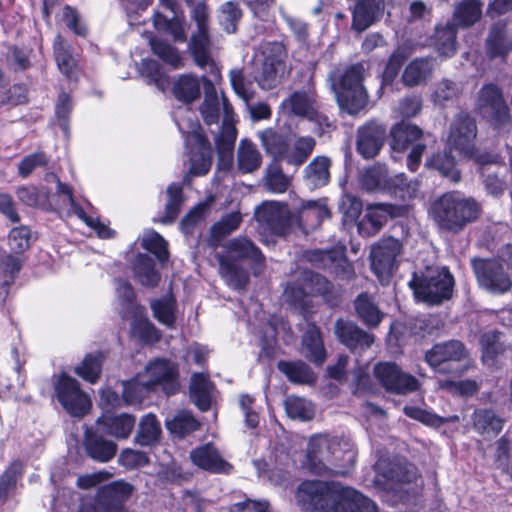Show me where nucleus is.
I'll list each match as a JSON object with an SVG mask.
<instances>
[{
    "label": "nucleus",
    "instance_id": "obj_1",
    "mask_svg": "<svg viewBox=\"0 0 512 512\" xmlns=\"http://www.w3.org/2000/svg\"><path fill=\"white\" fill-rule=\"evenodd\" d=\"M366 69L356 63L346 68H336L329 74V81L339 107L351 115L359 113L368 102V94L363 86Z\"/></svg>",
    "mask_w": 512,
    "mask_h": 512
},
{
    "label": "nucleus",
    "instance_id": "obj_2",
    "mask_svg": "<svg viewBox=\"0 0 512 512\" xmlns=\"http://www.w3.org/2000/svg\"><path fill=\"white\" fill-rule=\"evenodd\" d=\"M341 451L347 456L348 461H354L355 452L348 440L327 434L313 436L308 443L304 466L317 475H345V471L329 467L333 458L339 459L338 454Z\"/></svg>",
    "mask_w": 512,
    "mask_h": 512
},
{
    "label": "nucleus",
    "instance_id": "obj_3",
    "mask_svg": "<svg viewBox=\"0 0 512 512\" xmlns=\"http://www.w3.org/2000/svg\"><path fill=\"white\" fill-rule=\"evenodd\" d=\"M430 214L440 228L458 232L478 217L479 206L472 198L450 192L434 201Z\"/></svg>",
    "mask_w": 512,
    "mask_h": 512
},
{
    "label": "nucleus",
    "instance_id": "obj_4",
    "mask_svg": "<svg viewBox=\"0 0 512 512\" xmlns=\"http://www.w3.org/2000/svg\"><path fill=\"white\" fill-rule=\"evenodd\" d=\"M409 286L419 301L438 305L451 297L454 279L446 268H428L421 275L414 273Z\"/></svg>",
    "mask_w": 512,
    "mask_h": 512
},
{
    "label": "nucleus",
    "instance_id": "obj_5",
    "mask_svg": "<svg viewBox=\"0 0 512 512\" xmlns=\"http://www.w3.org/2000/svg\"><path fill=\"white\" fill-rule=\"evenodd\" d=\"M190 17L196 24L197 31L191 37L190 51L193 56L194 62L197 66L204 68L210 67V71L214 77H219L220 73L216 67L211 54H210V37H209V9L208 5L201 1L198 3L193 2L189 5Z\"/></svg>",
    "mask_w": 512,
    "mask_h": 512
},
{
    "label": "nucleus",
    "instance_id": "obj_6",
    "mask_svg": "<svg viewBox=\"0 0 512 512\" xmlns=\"http://www.w3.org/2000/svg\"><path fill=\"white\" fill-rule=\"evenodd\" d=\"M344 488L335 482L304 481L297 490L296 499L304 510L335 512Z\"/></svg>",
    "mask_w": 512,
    "mask_h": 512
},
{
    "label": "nucleus",
    "instance_id": "obj_7",
    "mask_svg": "<svg viewBox=\"0 0 512 512\" xmlns=\"http://www.w3.org/2000/svg\"><path fill=\"white\" fill-rule=\"evenodd\" d=\"M467 357L464 345L458 340L435 344L425 354V360L435 372L459 376L464 371L463 361Z\"/></svg>",
    "mask_w": 512,
    "mask_h": 512
},
{
    "label": "nucleus",
    "instance_id": "obj_8",
    "mask_svg": "<svg viewBox=\"0 0 512 512\" xmlns=\"http://www.w3.org/2000/svg\"><path fill=\"white\" fill-rule=\"evenodd\" d=\"M182 119L179 123L180 129L187 134V143L191 146L190 167L188 173L193 176H203L208 173L212 164V148L202 133L200 124L197 121Z\"/></svg>",
    "mask_w": 512,
    "mask_h": 512
},
{
    "label": "nucleus",
    "instance_id": "obj_9",
    "mask_svg": "<svg viewBox=\"0 0 512 512\" xmlns=\"http://www.w3.org/2000/svg\"><path fill=\"white\" fill-rule=\"evenodd\" d=\"M133 491L134 487L125 481L102 486L93 499L81 504L79 512H127L124 503Z\"/></svg>",
    "mask_w": 512,
    "mask_h": 512
},
{
    "label": "nucleus",
    "instance_id": "obj_10",
    "mask_svg": "<svg viewBox=\"0 0 512 512\" xmlns=\"http://www.w3.org/2000/svg\"><path fill=\"white\" fill-rule=\"evenodd\" d=\"M423 136L424 133L421 128L404 121L395 124L390 130V147L393 151L403 152L412 145L407 161V166L412 172L418 169L422 155L426 150V145L421 142Z\"/></svg>",
    "mask_w": 512,
    "mask_h": 512
},
{
    "label": "nucleus",
    "instance_id": "obj_11",
    "mask_svg": "<svg viewBox=\"0 0 512 512\" xmlns=\"http://www.w3.org/2000/svg\"><path fill=\"white\" fill-rule=\"evenodd\" d=\"M54 390L57 400L69 415L80 418L90 410L91 400L76 379L61 373L54 381Z\"/></svg>",
    "mask_w": 512,
    "mask_h": 512
},
{
    "label": "nucleus",
    "instance_id": "obj_12",
    "mask_svg": "<svg viewBox=\"0 0 512 512\" xmlns=\"http://www.w3.org/2000/svg\"><path fill=\"white\" fill-rule=\"evenodd\" d=\"M476 108L496 128L504 127L512 121L502 91L495 84L489 83L481 87L476 100Z\"/></svg>",
    "mask_w": 512,
    "mask_h": 512
},
{
    "label": "nucleus",
    "instance_id": "obj_13",
    "mask_svg": "<svg viewBox=\"0 0 512 512\" xmlns=\"http://www.w3.org/2000/svg\"><path fill=\"white\" fill-rule=\"evenodd\" d=\"M472 266L479 285L493 294H503L512 287V280L503 264L492 259H474Z\"/></svg>",
    "mask_w": 512,
    "mask_h": 512
},
{
    "label": "nucleus",
    "instance_id": "obj_14",
    "mask_svg": "<svg viewBox=\"0 0 512 512\" xmlns=\"http://www.w3.org/2000/svg\"><path fill=\"white\" fill-rule=\"evenodd\" d=\"M258 222L265 225L273 234L284 236L298 223V217L291 213L286 204L276 201L264 202L255 212Z\"/></svg>",
    "mask_w": 512,
    "mask_h": 512
},
{
    "label": "nucleus",
    "instance_id": "obj_15",
    "mask_svg": "<svg viewBox=\"0 0 512 512\" xmlns=\"http://www.w3.org/2000/svg\"><path fill=\"white\" fill-rule=\"evenodd\" d=\"M160 383V359H154L135 379L123 382V403L140 404Z\"/></svg>",
    "mask_w": 512,
    "mask_h": 512
},
{
    "label": "nucleus",
    "instance_id": "obj_16",
    "mask_svg": "<svg viewBox=\"0 0 512 512\" xmlns=\"http://www.w3.org/2000/svg\"><path fill=\"white\" fill-rule=\"evenodd\" d=\"M282 108L289 114L316 122L321 130L330 127L329 118L318 111L316 94L313 90H298L286 98Z\"/></svg>",
    "mask_w": 512,
    "mask_h": 512
},
{
    "label": "nucleus",
    "instance_id": "obj_17",
    "mask_svg": "<svg viewBox=\"0 0 512 512\" xmlns=\"http://www.w3.org/2000/svg\"><path fill=\"white\" fill-rule=\"evenodd\" d=\"M374 374L380 384L387 390L396 394H409L419 389V381L409 373L400 369L393 362L378 363L374 367Z\"/></svg>",
    "mask_w": 512,
    "mask_h": 512
},
{
    "label": "nucleus",
    "instance_id": "obj_18",
    "mask_svg": "<svg viewBox=\"0 0 512 512\" xmlns=\"http://www.w3.org/2000/svg\"><path fill=\"white\" fill-rule=\"evenodd\" d=\"M477 135L475 120L467 114L460 113L451 123L447 138V147L464 158L472 155Z\"/></svg>",
    "mask_w": 512,
    "mask_h": 512
},
{
    "label": "nucleus",
    "instance_id": "obj_19",
    "mask_svg": "<svg viewBox=\"0 0 512 512\" xmlns=\"http://www.w3.org/2000/svg\"><path fill=\"white\" fill-rule=\"evenodd\" d=\"M401 251V242L393 237L382 239L372 246L371 267L381 282L391 275Z\"/></svg>",
    "mask_w": 512,
    "mask_h": 512
},
{
    "label": "nucleus",
    "instance_id": "obj_20",
    "mask_svg": "<svg viewBox=\"0 0 512 512\" xmlns=\"http://www.w3.org/2000/svg\"><path fill=\"white\" fill-rule=\"evenodd\" d=\"M407 212L403 205L376 203L369 205L362 220L358 223L360 234L371 236L376 234L389 218L401 217Z\"/></svg>",
    "mask_w": 512,
    "mask_h": 512
},
{
    "label": "nucleus",
    "instance_id": "obj_21",
    "mask_svg": "<svg viewBox=\"0 0 512 512\" xmlns=\"http://www.w3.org/2000/svg\"><path fill=\"white\" fill-rule=\"evenodd\" d=\"M331 288L330 283L323 276L304 271L302 273V282L299 287L288 284L284 290L285 299L291 304H304L305 298L312 294H326Z\"/></svg>",
    "mask_w": 512,
    "mask_h": 512
},
{
    "label": "nucleus",
    "instance_id": "obj_22",
    "mask_svg": "<svg viewBox=\"0 0 512 512\" xmlns=\"http://www.w3.org/2000/svg\"><path fill=\"white\" fill-rule=\"evenodd\" d=\"M190 459L194 465L210 473L227 475L233 471V465L225 460L211 443L191 450Z\"/></svg>",
    "mask_w": 512,
    "mask_h": 512
},
{
    "label": "nucleus",
    "instance_id": "obj_23",
    "mask_svg": "<svg viewBox=\"0 0 512 512\" xmlns=\"http://www.w3.org/2000/svg\"><path fill=\"white\" fill-rule=\"evenodd\" d=\"M386 136V128L377 123L369 122L357 132L356 149L365 159L374 158L381 150Z\"/></svg>",
    "mask_w": 512,
    "mask_h": 512
},
{
    "label": "nucleus",
    "instance_id": "obj_24",
    "mask_svg": "<svg viewBox=\"0 0 512 512\" xmlns=\"http://www.w3.org/2000/svg\"><path fill=\"white\" fill-rule=\"evenodd\" d=\"M223 120L220 134L215 139L216 149L221 161L231 162V154L236 141L237 130L233 124V108L223 97Z\"/></svg>",
    "mask_w": 512,
    "mask_h": 512
},
{
    "label": "nucleus",
    "instance_id": "obj_25",
    "mask_svg": "<svg viewBox=\"0 0 512 512\" xmlns=\"http://www.w3.org/2000/svg\"><path fill=\"white\" fill-rule=\"evenodd\" d=\"M385 9L384 0H358L352 19V29L363 32L383 17Z\"/></svg>",
    "mask_w": 512,
    "mask_h": 512
},
{
    "label": "nucleus",
    "instance_id": "obj_26",
    "mask_svg": "<svg viewBox=\"0 0 512 512\" xmlns=\"http://www.w3.org/2000/svg\"><path fill=\"white\" fill-rule=\"evenodd\" d=\"M272 51L275 54L265 56L261 71L255 77L259 86L264 90L274 88L279 83L280 75L284 71V63L281 57L282 47L274 45Z\"/></svg>",
    "mask_w": 512,
    "mask_h": 512
},
{
    "label": "nucleus",
    "instance_id": "obj_27",
    "mask_svg": "<svg viewBox=\"0 0 512 512\" xmlns=\"http://www.w3.org/2000/svg\"><path fill=\"white\" fill-rule=\"evenodd\" d=\"M204 87V100L200 106V114L204 122L208 125L216 124L220 116L223 114V93L218 95L212 80L206 76L201 77Z\"/></svg>",
    "mask_w": 512,
    "mask_h": 512
},
{
    "label": "nucleus",
    "instance_id": "obj_28",
    "mask_svg": "<svg viewBox=\"0 0 512 512\" xmlns=\"http://www.w3.org/2000/svg\"><path fill=\"white\" fill-rule=\"evenodd\" d=\"M102 432L92 429H86L84 436L85 450L92 459L99 462H108L116 454L117 445L108 439H105Z\"/></svg>",
    "mask_w": 512,
    "mask_h": 512
},
{
    "label": "nucleus",
    "instance_id": "obj_29",
    "mask_svg": "<svg viewBox=\"0 0 512 512\" xmlns=\"http://www.w3.org/2000/svg\"><path fill=\"white\" fill-rule=\"evenodd\" d=\"M335 334L351 350L366 349L371 346L374 337L355 324L339 319L335 322Z\"/></svg>",
    "mask_w": 512,
    "mask_h": 512
},
{
    "label": "nucleus",
    "instance_id": "obj_30",
    "mask_svg": "<svg viewBox=\"0 0 512 512\" xmlns=\"http://www.w3.org/2000/svg\"><path fill=\"white\" fill-rule=\"evenodd\" d=\"M57 193L67 196L68 203L71 206L73 213L77 215L87 226L95 230L98 237L102 239H109L114 236L115 232L107 225L102 223L98 218H93L85 213L83 208L75 202L71 188L59 180H57Z\"/></svg>",
    "mask_w": 512,
    "mask_h": 512
},
{
    "label": "nucleus",
    "instance_id": "obj_31",
    "mask_svg": "<svg viewBox=\"0 0 512 512\" xmlns=\"http://www.w3.org/2000/svg\"><path fill=\"white\" fill-rule=\"evenodd\" d=\"M135 425V418L128 414L118 416L102 415L96 421L99 432L109 434L116 438L126 439Z\"/></svg>",
    "mask_w": 512,
    "mask_h": 512
},
{
    "label": "nucleus",
    "instance_id": "obj_32",
    "mask_svg": "<svg viewBox=\"0 0 512 512\" xmlns=\"http://www.w3.org/2000/svg\"><path fill=\"white\" fill-rule=\"evenodd\" d=\"M435 67L434 58H415L405 67L402 81L409 87L421 85L431 78Z\"/></svg>",
    "mask_w": 512,
    "mask_h": 512
},
{
    "label": "nucleus",
    "instance_id": "obj_33",
    "mask_svg": "<svg viewBox=\"0 0 512 512\" xmlns=\"http://www.w3.org/2000/svg\"><path fill=\"white\" fill-rule=\"evenodd\" d=\"M335 512H378V507L363 494L345 487L342 494H340Z\"/></svg>",
    "mask_w": 512,
    "mask_h": 512
},
{
    "label": "nucleus",
    "instance_id": "obj_34",
    "mask_svg": "<svg viewBox=\"0 0 512 512\" xmlns=\"http://www.w3.org/2000/svg\"><path fill=\"white\" fill-rule=\"evenodd\" d=\"M456 34L457 27L453 22L448 21L445 24L436 26L432 45L441 56L449 58L456 53Z\"/></svg>",
    "mask_w": 512,
    "mask_h": 512
},
{
    "label": "nucleus",
    "instance_id": "obj_35",
    "mask_svg": "<svg viewBox=\"0 0 512 512\" xmlns=\"http://www.w3.org/2000/svg\"><path fill=\"white\" fill-rule=\"evenodd\" d=\"M214 385L203 373H194L189 385L190 397L193 403L202 411L211 407Z\"/></svg>",
    "mask_w": 512,
    "mask_h": 512
},
{
    "label": "nucleus",
    "instance_id": "obj_36",
    "mask_svg": "<svg viewBox=\"0 0 512 512\" xmlns=\"http://www.w3.org/2000/svg\"><path fill=\"white\" fill-rule=\"evenodd\" d=\"M155 258L147 254L139 253L132 265L135 279L143 286L156 287L160 277L156 269Z\"/></svg>",
    "mask_w": 512,
    "mask_h": 512
},
{
    "label": "nucleus",
    "instance_id": "obj_37",
    "mask_svg": "<svg viewBox=\"0 0 512 512\" xmlns=\"http://www.w3.org/2000/svg\"><path fill=\"white\" fill-rule=\"evenodd\" d=\"M54 56L60 72L68 79L76 78L77 60L72 53L71 46L60 35H57L54 41Z\"/></svg>",
    "mask_w": 512,
    "mask_h": 512
},
{
    "label": "nucleus",
    "instance_id": "obj_38",
    "mask_svg": "<svg viewBox=\"0 0 512 512\" xmlns=\"http://www.w3.org/2000/svg\"><path fill=\"white\" fill-rule=\"evenodd\" d=\"M302 342L305 356L318 365L322 364L325 360L326 352L320 330L316 325L312 323L306 325Z\"/></svg>",
    "mask_w": 512,
    "mask_h": 512
},
{
    "label": "nucleus",
    "instance_id": "obj_39",
    "mask_svg": "<svg viewBox=\"0 0 512 512\" xmlns=\"http://www.w3.org/2000/svg\"><path fill=\"white\" fill-rule=\"evenodd\" d=\"M330 159L325 156L315 157L304 169V180L310 188L325 186L330 180Z\"/></svg>",
    "mask_w": 512,
    "mask_h": 512
},
{
    "label": "nucleus",
    "instance_id": "obj_40",
    "mask_svg": "<svg viewBox=\"0 0 512 512\" xmlns=\"http://www.w3.org/2000/svg\"><path fill=\"white\" fill-rule=\"evenodd\" d=\"M220 274L233 289H243L248 282V273L229 256H218Z\"/></svg>",
    "mask_w": 512,
    "mask_h": 512
},
{
    "label": "nucleus",
    "instance_id": "obj_41",
    "mask_svg": "<svg viewBox=\"0 0 512 512\" xmlns=\"http://www.w3.org/2000/svg\"><path fill=\"white\" fill-rule=\"evenodd\" d=\"M262 155L249 140H241L237 150V167L241 173H253L260 168Z\"/></svg>",
    "mask_w": 512,
    "mask_h": 512
},
{
    "label": "nucleus",
    "instance_id": "obj_42",
    "mask_svg": "<svg viewBox=\"0 0 512 512\" xmlns=\"http://www.w3.org/2000/svg\"><path fill=\"white\" fill-rule=\"evenodd\" d=\"M473 425L475 430L484 437H495L504 425V421L492 410L480 409L473 414Z\"/></svg>",
    "mask_w": 512,
    "mask_h": 512
},
{
    "label": "nucleus",
    "instance_id": "obj_43",
    "mask_svg": "<svg viewBox=\"0 0 512 512\" xmlns=\"http://www.w3.org/2000/svg\"><path fill=\"white\" fill-rule=\"evenodd\" d=\"M487 53L491 58H506L512 50V36L500 25L494 26L487 38Z\"/></svg>",
    "mask_w": 512,
    "mask_h": 512
},
{
    "label": "nucleus",
    "instance_id": "obj_44",
    "mask_svg": "<svg viewBox=\"0 0 512 512\" xmlns=\"http://www.w3.org/2000/svg\"><path fill=\"white\" fill-rule=\"evenodd\" d=\"M228 256L232 259H249L255 264H262L264 256L260 250L247 238L237 237L227 244Z\"/></svg>",
    "mask_w": 512,
    "mask_h": 512
},
{
    "label": "nucleus",
    "instance_id": "obj_45",
    "mask_svg": "<svg viewBox=\"0 0 512 512\" xmlns=\"http://www.w3.org/2000/svg\"><path fill=\"white\" fill-rule=\"evenodd\" d=\"M200 94V81L191 74L181 75L173 85V95L184 103L194 102Z\"/></svg>",
    "mask_w": 512,
    "mask_h": 512
},
{
    "label": "nucleus",
    "instance_id": "obj_46",
    "mask_svg": "<svg viewBox=\"0 0 512 512\" xmlns=\"http://www.w3.org/2000/svg\"><path fill=\"white\" fill-rule=\"evenodd\" d=\"M162 6L170 9L172 16L162 15V31L171 35L174 41L186 40V21L182 12H175L170 0H162Z\"/></svg>",
    "mask_w": 512,
    "mask_h": 512
},
{
    "label": "nucleus",
    "instance_id": "obj_47",
    "mask_svg": "<svg viewBox=\"0 0 512 512\" xmlns=\"http://www.w3.org/2000/svg\"><path fill=\"white\" fill-rule=\"evenodd\" d=\"M131 334L139 340L150 343L157 340V331L144 315L142 307L135 308L131 314Z\"/></svg>",
    "mask_w": 512,
    "mask_h": 512
},
{
    "label": "nucleus",
    "instance_id": "obj_48",
    "mask_svg": "<svg viewBox=\"0 0 512 512\" xmlns=\"http://www.w3.org/2000/svg\"><path fill=\"white\" fill-rule=\"evenodd\" d=\"M258 137L265 151L275 159L285 160L288 144L282 134L268 128L258 132Z\"/></svg>",
    "mask_w": 512,
    "mask_h": 512
},
{
    "label": "nucleus",
    "instance_id": "obj_49",
    "mask_svg": "<svg viewBox=\"0 0 512 512\" xmlns=\"http://www.w3.org/2000/svg\"><path fill=\"white\" fill-rule=\"evenodd\" d=\"M166 428L174 437L183 438L197 431L200 423L190 412L180 411L171 420L166 421Z\"/></svg>",
    "mask_w": 512,
    "mask_h": 512
},
{
    "label": "nucleus",
    "instance_id": "obj_50",
    "mask_svg": "<svg viewBox=\"0 0 512 512\" xmlns=\"http://www.w3.org/2000/svg\"><path fill=\"white\" fill-rule=\"evenodd\" d=\"M355 309L362 321L370 327L378 326L382 320V313L367 293H362L356 298Z\"/></svg>",
    "mask_w": 512,
    "mask_h": 512
},
{
    "label": "nucleus",
    "instance_id": "obj_51",
    "mask_svg": "<svg viewBox=\"0 0 512 512\" xmlns=\"http://www.w3.org/2000/svg\"><path fill=\"white\" fill-rule=\"evenodd\" d=\"M482 15V3L479 0H461L455 6L454 20L463 27L472 26Z\"/></svg>",
    "mask_w": 512,
    "mask_h": 512
},
{
    "label": "nucleus",
    "instance_id": "obj_52",
    "mask_svg": "<svg viewBox=\"0 0 512 512\" xmlns=\"http://www.w3.org/2000/svg\"><path fill=\"white\" fill-rule=\"evenodd\" d=\"M315 144V139L310 136L297 138L292 147L288 146L285 161L296 167L301 166L313 152Z\"/></svg>",
    "mask_w": 512,
    "mask_h": 512
},
{
    "label": "nucleus",
    "instance_id": "obj_53",
    "mask_svg": "<svg viewBox=\"0 0 512 512\" xmlns=\"http://www.w3.org/2000/svg\"><path fill=\"white\" fill-rule=\"evenodd\" d=\"M214 201L215 197L209 195L204 201L194 206L181 220V231L187 235L193 233L195 227L205 219Z\"/></svg>",
    "mask_w": 512,
    "mask_h": 512
},
{
    "label": "nucleus",
    "instance_id": "obj_54",
    "mask_svg": "<svg viewBox=\"0 0 512 512\" xmlns=\"http://www.w3.org/2000/svg\"><path fill=\"white\" fill-rule=\"evenodd\" d=\"M1 286L0 301L4 302L9 294L8 287L13 284L16 275L21 269L19 258L12 255L1 257Z\"/></svg>",
    "mask_w": 512,
    "mask_h": 512
},
{
    "label": "nucleus",
    "instance_id": "obj_55",
    "mask_svg": "<svg viewBox=\"0 0 512 512\" xmlns=\"http://www.w3.org/2000/svg\"><path fill=\"white\" fill-rule=\"evenodd\" d=\"M242 17V10L235 1H227L218 8L217 19L220 26L229 34L235 33Z\"/></svg>",
    "mask_w": 512,
    "mask_h": 512
},
{
    "label": "nucleus",
    "instance_id": "obj_56",
    "mask_svg": "<svg viewBox=\"0 0 512 512\" xmlns=\"http://www.w3.org/2000/svg\"><path fill=\"white\" fill-rule=\"evenodd\" d=\"M284 407L287 415L292 419L309 421L314 417L312 403L304 398L288 396L284 401Z\"/></svg>",
    "mask_w": 512,
    "mask_h": 512
},
{
    "label": "nucleus",
    "instance_id": "obj_57",
    "mask_svg": "<svg viewBox=\"0 0 512 512\" xmlns=\"http://www.w3.org/2000/svg\"><path fill=\"white\" fill-rule=\"evenodd\" d=\"M23 473V464L13 461L0 476V500L7 501L16 488L17 481Z\"/></svg>",
    "mask_w": 512,
    "mask_h": 512
},
{
    "label": "nucleus",
    "instance_id": "obj_58",
    "mask_svg": "<svg viewBox=\"0 0 512 512\" xmlns=\"http://www.w3.org/2000/svg\"><path fill=\"white\" fill-rule=\"evenodd\" d=\"M278 369L292 382L310 383L314 380L312 371L302 361H280Z\"/></svg>",
    "mask_w": 512,
    "mask_h": 512
},
{
    "label": "nucleus",
    "instance_id": "obj_59",
    "mask_svg": "<svg viewBox=\"0 0 512 512\" xmlns=\"http://www.w3.org/2000/svg\"><path fill=\"white\" fill-rule=\"evenodd\" d=\"M102 360L101 353L89 354L75 368V373L86 381L95 383L101 374Z\"/></svg>",
    "mask_w": 512,
    "mask_h": 512
},
{
    "label": "nucleus",
    "instance_id": "obj_60",
    "mask_svg": "<svg viewBox=\"0 0 512 512\" xmlns=\"http://www.w3.org/2000/svg\"><path fill=\"white\" fill-rule=\"evenodd\" d=\"M166 194L165 217L162 218V222H172L180 213L181 206L184 202L182 186L173 183L167 187Z\"/></svg>",
    "mask_w": 512,
    "mask_h": 512
},
{
    "label": "nucleus",
    "instance_id": "obj_61",
    "mask_svg": "<svg viewBox=\"0 0 512 512\" xmlns=\"http://www.w3.org/2000/svg\"><path fill=\"white\" fill-rule=\"evenodd\" d=\"M452 151L445 150L432 157L429 165L438 170L444 176L448 177L453 182H458L460 179L459 172L455 169V157L451 155Z\"/></svg>",
    "mask_w": 512,
    "mask_h": 512
},
{
    "label": "nucleus",
    "instance_id": "obj_62",
    "mask_svg": "<svg viewBox=\"0 0 512 512\" xmlns=\"http://www.w3.org/2000/svg\"><path fill=\"white\" fill-rule=\"evenodd\" d=\"M160 430L158 419L154 414H148L140 422L136 441L142 446H149L158 439Z\"/></svg>",
    "mask_w": 512,
    "mask_h": 512
},
{
    "label": "nucleus",
    "instance_id": "obj_63",
    "mask_svg": "<svg viewBox=\"0 0 512 512\" xmlns=\"http://www.w3.org/2000/svg\"><path fill=\"white\" fill-rule=\"evenodd\" d=\"M290 184L289 178L282 172L278 164H271L265 174L264 185L272 193H284Z\"/></svg>",
    "mask_w": 512,
    "mask_h": 512
},
{
    "label": "nucleus",
    "instance_id": "obj_64",
    "mask_svg": "<svg viewBox=\"0 0 512 512\" xmlns=\"http://www.w3.org/2000/svg\"><path fill=\"white\" fill-rule=\"evenodd\" d=\"M462 90L463 87L460 83L443 79L436 84L432 98L434 103L444 105L446 102L457 99Z\"/></svg>",
    "mask_w": 512,
    "mask_h": 512
}]
</instances>
